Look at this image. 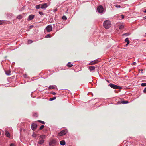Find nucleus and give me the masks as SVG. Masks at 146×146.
I'll list each match as a JSON object with an SVG mask.
<instances>
[{
	"label": "nucleus",
	"instance_id": "obj_17",
	"mask_svg": "<svg viewBox=\"0 0 146 146\" xmlns=\"http://www.w3.org/2000/svg\"><path fill=\"white\" fill-rule=\"evenodd\" d=\"M130 35V33H124L122 34V36H128Z\"/></svg>",
	"mask_w": 146,
	"mask_h": 146
},
{
	"label": "nucleus",
	"instance_id": "obj_40",
	"mask_svg": "<svg viewBox=\"0 0 146 146\" xmlns=\"http://www.w3.org/2000/svg\"><path fill=\"white\" fill-rule=\"evenodd\" d=\"M51 94H52L54 95H55L56 94V93L54 92H52Z\"/></svg>",
	"mask_w": 146,
	"mask_h": 146
},
{
	"label": "nucleus",
	"instance_id": "obj_43",
	"mask_svg": "<svg viewBox=\"0 0 146 146\" xmlns=\"http://www.w3.org/2000/svg\"><path fill=\"white\" fill-rule=\"evenodd\" d=\"M2 23H3L2 21H1L0 20V25L2 24Z\"/></svg>",
	"mask_w": 146,
	"mask_h": 146
},
{
	"label": "nucleus",
	"instance_id": "obj_36",
	"mask_svg": "<svg viewBox=\"0 0 146 146\" xmlns=\"http://www.w3.org/2000/svg\"><path fill=\"white\" fill-rule=\"evenodd\" d=\"M32 136L33 137H36V135L35 134H33Z\"/></svg>",
	"mask_w": 146,
	"mask_h": 146
},
{
	"label": "nucleus",
	"instance_id": "obj_23",
	"mask_svg": "<svg viewBox=\"0 0 146 146\" xmlns=\"http://www.w3.org/2000/svg\"><path fill=\"white\" fill-rule=\"evenodd\" d=\"M41 4H39V5H36L35 7L36 9H38L41 8Z\"/></svg>",
	"mask_w": 146,
	"mask_h": 146
},
{
	"label": "nucleus",
	"instance_id": "obj_26",
	"mask_svg": "<svg viewBox=\"0 0 146 146\" xmlns=\"http://www.w3.org/2000/svg\"><path fill=\"white\" fill-rule=\"evenodd\" d=\"M62 19L63 20H66L67 19V18L66 16L63 15L62 17Z\"/></svg>",
	"mask_w": 146,
	"mask_h": 146
},
{
	"label": "nucleus",
	"instance_id": "obj_8",
	"mask_svg": "<svg viewBox=\"0 0 146 146\" xmlns=\"http://www.w3.org/2000/svg\"><path fill=\"white\" fill-rule=\"evenodd\" d=\"M31 127L32 129L34 130L36 129L37 125L35 123H33L31 124Z\"/></svg>",
	"mask_w": 146,
	"mask_h": 146
},
{
	"label": "nucleus",
	"instance_id": "obj_49",
	"mask_svg": "<svg viewBox=\"0 0 146 146\" xmlns=\"http://www.w3.org/2000/svg\"><path fill=\"white\" fill-rule=\"evenodd\" d=\"M146 35V33H145Z\"/></svg>",
	"mask_w": 146,
	"mask_h": 146
},
{
	"label": "nucleus",
	"instance_id": "obj_44",
	"mask_svg": "<svg viewBox=\"0 0 146 146\" xmlns=\"http://www.w3.org/2000/svg\"><path fill=\"white\" fill-rule=\"evenodd\" d=\"M33 27V25H31V26H30V28H32Z\"/></svg>",
	"mask_w": 146,
	"mask_h": 146
},
{
	"label": "nucleus",
	"instance_id": "obj_5",
	"mask_svg": "<svg viewBox=\"0 0 146 146\" xmlns=\"http://www.w3.org/2000/svg\"><path fill=\"white\" fill-rule=\"evenodd\" d=\"M103 8L101 5L99 6L97 8V11L100 13H102L103 11Z\"/></svg>",
	"mask_w": 146,
	"mask_h": 146
},
{
	"label": "nucleus",
	"instance_id": "obj_31",
	"mask_svg": "<svg viewBox=\"0 0 146 146\" xmlns=\"http://www.w3.org/2000/svg\"><path fill=\"white\" fill-rule=\"evenodd\" d=\"M33 41L32 40H28V43L29 44H31L32 43Z\"/></svg>",
	"mask_w": 146,
	"mask_h": 146
},
{
	"label": "nucleus",
	"instance_id": "obj_1",
	"mask_svg": "<svg viewBox=\"0 0 146 146\" xmlns=\"http://www.w3.org/2000/svg\"><path fill=\"white\" fill-rule=\"evenodd\" d=\"M103 25L104 27L106 29L109 28L111 26V23L109 20L105 21L103 23Z\"/></svg>",
	"mask_w": 146,
	"mask_h": 146
},
{
	"label": "nucleus",
	"instance_id": "obj_20",
	"mask_svg": "<svg viewBox=\"0 0 146 146\" xmlns=\"http://www.w3.org/2000/svg\"><path fill=\"white\" fill-rule=\"evenodd\" d=\"M125 41L127 43H130V41L129 40V38H126L125 40Z\"/></svg>",
	"mask_w": 146,
	"mask_h": 146
},
{
	"label": "nucleus",
	"instance_id": "obj_42",
	"mask_svg": "<svg viewBox=\"0 0 146 146\" xmlns=\"http://www.w3.org/2000/svg\"><path fill=\"white\" fill-rule=\"evenodd\" d=\"M24 76L25 78H26V77L27 76V75L26 74H24Z\"/></svg>",
	"mask_w": 146,
	"mask_h": 146
},
{
	"label": "nucleus",
	"instance_id": "obj_2",
	"mask_svg": "<svg viewBox=\"0 0 146 146\" xmlns=\"http://www.w3.org/2000/svg\"><path fill=\"white\" fill-rule=\"evenodd\" d=\"M68 132L67 129L63 130L58 133L57 135L59 136H61L65 135Z\"/></svg>",
	"mask_w": 146,
	"mask_h": 146
},
{
	"label": "nucleus",
	"instance_id": "obj_12",
	"mask_svg": "<svg viewBox=\"0 0 146 146\" xmlns=\"http://www.w3.org/2000/svg\"><path fill=\"white\" fill-rule=\"evenodd\" d=\"M98 62V61L97 60H95L94 61H92L91 62H90L89 64L90 65H93L94 64H95L97 63Z\"/></svg>",
	"mask_w": 146,
	"mask_h": 146
},
{
	"label": "nucleus",
	"instance_id": "obj_25",
	"mask_svg": "<svg viewBox=\"0 0 146 146\" xmlns=\"http://www.w3.org/2000/svg\"><path fill=\"white\" fill-rule=\"evenodd\" d=\"M56 97H54L53 98H50V99H49V100L50 101H53L55 100L56 99Z\"/></svg>",
	"mask_w": 146,
	"mask_h": 146
},
{
	"label": "nucleus",
	"instance_id": "obj_4",
	"mask_svg": "<svg viewBox=\"0 0 146 146\" xmlns=\"http://www.w3.org/2000/svg\"><path fill=\"white\" fill-rule=\"evenodd\" d=\"M58 143L57 141L54 139H53L50 142L49 145L50 146H55Z\"/></svg>",
	"mask_w": 146,
	"mask_h": 146
},
{
	"label": "nucleus",
	"instance_id": "obj_28",
	"mask_svg": "<svg viewBox=\"0 0 146 146\" xmlns=\"http://www.w3.org/2000/svg\"><path fill=\"white\" fill-rule=\"evenodd\" d=\"M51 37V36L50 35V34H48L47 35L45 36V37L46 38H50Z\"/></svg>",
	"mask_w": 146,
	"mask_h": 146
},
{
	"label": "nucleus",
	"instance_id": "obj_19",
	"mask_svg": "<svg viewBox=\"0 0 146 146\" xmlns=\"http://www.w3.org/2000/svg\"><path fill=\"white\" fill-rule=\"evenodd\" d=\"M67 66L69 67H72L73 66V65L70 62H69L67 64Z\"/></svg>",
	"mask_w": 146,
	"mask_h": 146
},
{
	"label": "nucleus",
	"instance_id": "obj_3",
	"mask_svg": "<svg viewBox=\"0 0 146 146\" xmlns=\"http://www.w3.org/2000/svg\"><path fill=\"white\" fill-rule=\"evenodd\" d=\"M111 88L114 89H121L122 88L119 86L117 85L110 83L109 84Z\"/></svg>",
	"mask_w": 146,
	"mask_h": 146
},
{
	"label": "nucleus",
	"instance_id": "obj_45",
	"mask_svg": "<svg viewBox=\"0 0 146 146\" xmlns=\"http://www.w3.org/2000/svg\"><path fill=\"white\" fill-rule=\"evenodd\" d=\"M143 12L145 13H146V9H145V10L143 11Z\"/></svg>",
	"mask_w": 146,
	"mask_h": 146
},
{
	"label": "nucleus",
	"instance_id": "obj_41",
	"mask_svg": "<svg viewBox=\"0 0 146 146\" xmlns=\"http://www.w3.org/2000/svg\"><path fill=\"white\" fill-rule=\"evenodd\" d=\"M121 16H122V19H123L124 18V16L123 15H121Z\"/></svg>",
	"mask_w": 146,
	"mask_h": 146
},
{
	"label": "nucleus",
	"instance_id": "obj_9",
	"mask_svg": "<svg viewBox=\"0 0 146 146\" xmlns=\"http://www.w3.org/2000/svg\"><path fill=\"white\" fill-rule=\"evenodd\" d=\"M35 17V15H29L27 19L28 21L31 20H32Z\"/></svg>",
	"mask_w": 146,
	"mask_h": 146
},
{
	"label": "nucleus",
	"instance_id": "obj_48",
	"mask_svg": "<svg viewBox=\"0 0 146 146\" xmlns=\"http://www.w3.org/2000/svg\"><path fill=\"white\" fill-rule=\"evenodd\" d=\"M107 82H109V81L108 80V81H107Z\"/></svg>",
	"mask_w": 146,
	"mask_h": 146
},
{
	"label": "nucleus",
	"instance_id": "obj_14",
	"mask_svg": "<svg viewBox=\"0 0 146 146\" xmlns=\"http://www.w3.org/2000/svg\"><path fill=\"white\" fill-rule=\"evenodd\" d=\"M66 142L64 140H62L60 142V144L62 145H65Z\"/></svg>",
	"mask_w": 146,
	"mask_h": 146
},
{
	"label": "nucleus",
	"instance_id": "obj_16",
	"mask_svg": "<svg viewBox=\"0 0 146 146\" xmlns=\"http://www.w3.org/2000/svg\"><path fill=\"white\" fill-rule=\"evenodd\" d=\"M5 72L6 74L8 76L10 75H11V71L10 70H9L7 71H5Z\"/></svg>",
	"mask_w": 146,
	"mask_h": 146
},
{
	"label": "nucleus",
	"instance_id": "obj_30",
	"mask_svg": "<svg viewBox=\"0 0 146 146\" xmlns=\"http://www.w3.org/2000/svg\"><path fill=\"white\" fill-rule=\"evenodd\" d=\"M142 86H146V83H142L141 85Z\"/></svg>",
	"mask_w": 146,
	"mask_h": 146
},
{
	"label": "nucleus",
	"instance_id": "obj_21",
	"mask_svg": "<svg viewBox=\"0 0 146 146\" xmlns=\"http://www.w3.org/2000/svg\"><path fill=\"white\" fill-rule=\"evenodd\" d=\"M124 28V26L122 25L119 26V28L120 29H123Z\"/></svg>",
	"mask_w": 146,
	"mask_h": 146
},
{
	"label": "nucleus",
	"instance_id": "obj_11",
	"mask_svg": "<svg viewBox=\"0 0 146 146\" xmlns=\"http://www.w3.org/2000/svg\"><path fill=\"white\" fill-rule=\"evenodd\" d=\"M89 69L90 72H94L95 70V67L94 66H90L88 67Z\"/></svg>",
	"mask_w": 146,
	"mask_h": 146
},
{
	"label": "nucleus",
	"instance_id": "obj_32",
	"mask_svg": "<svg viewBox=\"0 0 146 146\" xmlns=\"http://www.w3.org/2000/svg\"><path fill=\"white\" fill-rule=\"evenodd\" d=\"M115 6L117 8H119L121 7V6L117 4L115 5Z\"/></svg>",
	"mask_w": 146,
	"mask_h": 146
},
{
	"label": "nucleus",
	"instance_id": "obj_38",
	"mask_svg": "<svg viewBox=\"0 0 146 146\" xmlns=\"http://www.w3.org/2000/svg\"><path fill=\"white\" fill-rule=\"evenodd\" d=\"M136 62H134L132 64V65H135L136 64Z\"/></svg>",
	"mask_w": 146,
	"mask_h": 146
},
{
	"label": "nucleus",
	"instance_id": "obj_7",
	"mask_svg": "<svg viewBox=\"0 0 146 146\" xmlns=\"http://www.w3.org/2000/svg\"><path fill=\"white\" fill-rule=\"evenodd\" d=\"M41 8L42 9H45L48 7V4L47 3H44L43 4H41Z\"/></svg>",
	"mask_w": 146,
	"mask_h": 146
},
{
	"label": "nucleus",
	"instance_id": "obj_13",
	"mask_svg": "<svg viewBox=\"0 0 146 146\" xmlns=\"http://www.w3.org/2000/svg\"><path fill=\"white\" fill-rule=\"evenodd\" d=\"M5 134L6 136L8 137H10V135L9 132L7 130H5Z\"/></svg>",
	"mask_w": 146,
	"mask_h": 146
},
{
	"label": "nucleus",
	"instance_id": "obj_39",
	"mask_svg": "<svg viewBox=\"0 0 146 146\" xmlns=\"http://www.w3.org/2000/svg\"><path fill=\"white\" fill-rule=\"evenodd\" d=\"M57 10V9H54V10H53V11L54 12H56Z\"/></svg>",
	"mask_w": 146,
	"mask_h": 146
},
{
	"label": "nucleus",
	"instance_id": "obj_47",
	"mask_svg": "<svg viewBox=\"0 0 146 146\" xmlns=\"http://www.w3.org/2000/svg\"><path fill=\"white\" fill-rule=\"evenodd\" d=\"M144 18L145 19H146V16L144 17Z\"/></svg>",
	"mask_w": 146,
	"mask_h": 146
},
{
	"label": "nucleus",
	"instance_id": "obj_46",
	"mask_svg": "<svg viewBox=\"0 0 146 146\" xmlns=\"http://www.w3.org/2000/svg\"><path fill=\"white\" fill-rule=\"evenodd\" d=\"M129 44V43H128L127 44V43L126 44V46H127Z\"/></svg>",
	"mask_w": 146,
	"mask_h": 146
},
{
	"label": "nucleus",
	"instance_id": "obj_37",
	"mask_svg": "<svg viewBox=\"0 0 146 146\" xmlns=\"http://www.w3.org/2000/svg\"><path fill=\"white\" fill-rule=\"evenodd\" d=\"M143 92L144 93H146V87L143 90Z\"/></svg>",
	"mask_w": 146,
	"mask_h": 146
},
{
	"label": "nucleus",
	"instance_id": "obj_22",
	"mask_svg": "<svg viewBox=\"0 0 146 146\" xmlns=\"http://www.w3.org/2000/svg\"><path fill=\"white\" fill-rule=\"evenodd\" d=\"M45 135H40L39 137L41 139H42L43 140L45 138Z\"/></svg>",
	"mask_w": 146,
	"mask_h": 146
},
{
	"label": "nucleus",
	"instance_id": "obj_6",
	"mask_svg": "<svg viewBox=\"0 0 146 146\" xmlns=\"http://www.w3.org/2000/svg\"><path fill=\"white\" fill-rule=\"evenodd\" d=\"M52 29V27L51 25H48L46 27L45 29L48 32H50L51 31Z\"/></svg>",
	"mask_w": 146,
	"mask_h": 146
},
{
	"label": "nucleus",
	"instance_id": "obj_34",
	"mask_svg": "<svg viewBox=\"0 0 146 146\" xmlns=\"http://www.w3.org/2000/svg\"><path fill=\"white\" fill-rule=\"evenodd\" d=\"M39 14L41 15V16L42 15H44V14L41 11H39Z\"/></svg>",
	"mask_w": 146,
	"mask_h": 146
},
{
	"label": "nucleus",
	"instance_id": "obj_29",
	"mask_svg": "<svg viewBox=\"0 0 146 146\" xmlns=\"http://www.w3.org/2000/svg\"><path fill=\"white\" fill-rule=\"evenodd\" d=\"M44 127V125H42L40 127L39 129L40 130H42Z\"/></svg>",
	"mask_w": 146,
	"mask_h": 146
},
{
	"label": "nucleus",
	"instance_id": "obj_27",
	"mask_svg": "<svg viewBox=\"0 0 146 146\" xmlns=\"http://www.w3.org/2000/svg\"><path fill=\"white\" fill-rule=\"evenodd\" d=\"M33 115L35 117H37L38 115L37 113H33Z\"/></svg>",
	"mask_w": 146,
	"mask_h": 146
},
{
	"label": "nucleus",
	"instance_id": "obj_15",
	"mask_svg": "<svg viewBox=\"0 0 146 146\" xmlns=\"http://www.w3.org/2000/svg\"><path fill=\"white\" fill-rule=\"evenodd\" d=\"M56 87V86L54 85H50L48 87L49 89H54L55 87Z\"/></svg>",
	"mask_w": 146,
	"mask_h": 146
},
{
	"label": "nucleus",
	"instance_id": "obj_33",
	"mask_svg": "<svg viewBox=\"0 0 146 146\" xmlns=\"http://www.w3.org/2000/svg\"><path fill=\"white\" fill-rule=\"evenodd\" d=\"M38 121L40 122V123H41L42 124H44L45 123L44 122V121H42L39 120Z\"/></svg>",
	"mask_w": 146,
	"mask_h": 146
},
{
	"label": "nucleus",
	"instance_id": "obj_10",
	"mask_svg": "<svg viewBox=\"0 0 146 146\" xmlns=\"http://www.w3.org/2000/svg\"><path fill=\"white\" fill-rule=\"evenodd\" d=\"M44 140L42 139H41L40 138H39L38 139V144H42L44 142Z\"/></svg>",
	"mask_w": 146,
	"mask_h": 146
},
{
	"label": "nucleus",
	"instance_id": "obj_24",
	"mask_svg": "<svg viewBox=\"0 0 146 146\" xmlns=\"http://www.w3.org/2000/svg\"><path fill=\"white\" fill-rule=\"evenodd\" d=\"M22 18V16L21 15H18L17 17V19H21Z\"/></svg>",
	"mask_w": 146,
	"mask_h": 146
},
{
	"label": "nucleus",
	"instance_id": "obj_35",
	"mask_svg": "<svg viewBox=\"0 0 146 146\" xmlns=\"http://www.w3.org/2000/svg\"><path fill=\"white\" fill-rule=\"evenodd\" d=\"M10 146H16V145L12 143L10 144Z\"/></svg>",
	"mask_w": 146,
	"mask_h": 146
},
{
	"label": "nucleus",
	"instance_id": "obj_18",
	"mask_svg": "<svg viewBox=\"0 0 146 146\" xmlns=\"http://www.w3.org/2000/svg\"><path fill=\"white\" fill-rule=\"evenodd\" d=\"M129 103V102L127 101H121V103L122 104H127Z\"/></svg>",
	"mask_w": 146,
	"mask_h": 146
}]
</instances>
